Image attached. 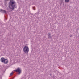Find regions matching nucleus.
<instances>
[{"mask_svg": "<svg viewBox=\"0 0 79 79\" xmlns=\"http://www.w3.org/2000/svg\"><path fill=\"white\" fill-rule=\"evenodd\" d=\"M5 59L3 57H2L1 59V61L2 63H5Z\"/></svg>", "mask_w": 79, "mask_h": 79, "instance_id": "nucleus-4", "label": "nucleus"}, {"mask_svg": "<svg viewBox=\"0 0 79 79\" xmlns=\"http://www.w3.org/2000/svg\"><path fill=\"white\" fill-rule=\"evenodd\" d=\"M5 62H4V64H7L8 63V61L7 59H5Z\"/></svg>", "mask_w": 79, "mask_h": 79, "instance_id": "nucleus-6", "label": "nucleus"}, {"mask_svg": "<svg viewBox=\"0 0 79 79\" xmlns=\"http://www.w3.org/2000/svg\"><path fill=\"white\" fill-rule=\"evenodd\" d=\"M13 72H12L10 74V76H12V75H13Z\"/></svg>", "mask_w": 79, "mask_h": 79, "instance_id": "nucleus-11", "label": "nucleus"}, {"mask_svg": "<svg viewBox=\"0 0 79 79\" xmlns=\"http://www.w3.org/2000/svg\"><path fill=\"white\" fill-rule=\"evenodd\" d=\"M69 0H65V2L66 3H68Z\"/></svg>", "mask_w": 79, "mask_h": 79, "instance_id": "nucleus-8", "label": "nucleus"}, {"mask_svg": "<svg viewBox=\"0 0 79 79\" xmlns=\"http://www.w3.org/2000/svg\"><path fill=\"white\" fill-rule=\"evenodd\" d=\"M60 6H61V4H60Z\"/></svg>", "mask_w": 79, "mask_h": 79, "instance_id": "nucleus-17", "label": "nucleus"}, {"mask_svg": "<svg viewBox=\"0 0 79 79\" xmlns=\"http://www.w3.org/2000/svg\"><path fill=\"white\" fill-rule=\"evenodd\" d=\"M14 71H15L16 72H18V74H20L21 72V70L19 68H17V69L16 70H14Z\"/></svg>", "mask_w": 79, "mask_h": 79, "instance_id": "nucleus-3", "label": "nucleus"}, {"mask_svg": "<svg viewBox=\"0 0 79 79\" xmlns=\"http://www.w3.org/2000/svg\"><path fill=\"white\" fill-rule=\"evenodd\" d=\"M23 51L25 53L27 54L29 52V47L27 46H25L23 48Z\"/></svg>", "mask_w": 79, "mask_h": 79, "instance_id": "nucleus-2", "label": "nucleus"}, {"mask_svg": "<svg viewBox=\"0 0 79 79\" xmlns=\"http://www.w3.org/2000/svg\"><path fill=\"white\" fill-rule=\"evenodd\" d=\"M33 9L34 10H35V7H33Z\"/></svg>", "mask_w": 79, "mask_h": 79, "instance_id": "nucleus-9", "label": "nucleus"}, {"mask_svg": "<svg viewBox=\"0 0 79 79\" xmlns=\"http://www.w3.org/2000/svg\"><path fill=\"white\" fill-rule=\"evenodd\" d=\"M16 6V2L13 0H10L9 2V8L12 10L11 11L14 10L15 7Z\"/></svg>", "mask_w": 79, "mask_h": 79, "instance_id": "nucleus-1", "label": "nucleus"}, {"mask_svg": "<svg viewBox=\"0 0 79 79\" xmlns=\"http://www.w3.org/2000/svg\"><path fill=\"white\" fill-rule=\"evenodd\" d=\"M5 19H7V16H5Z\"/></svg>", "mask_w": 79, "mask_h": 79, "instance_id": "nucleus-12", "label": "nucleus"}, {"mask_svg": "<svg viewBox=\"0 0 79 79\" xmlns=\"http://www.w3.org/2000/svg\"><path fill=\"white\" fill-rule=\"evenodd\" d=\"M60 1L61 3H63V0H60Z\"/></svg>", "mask_w": 79, "mask_h": 79, "instance_id": "nucleus-13", "label": "nucleus"}, {"mask_svg": "<svg viewBox=\"0 0 79 79\" xmlns=\"http://www.w3.org/2000/svg\"><path fill=\"white\" fill-rule=\"evenodd\" d=\"M14 78H15V77H12V78L10 79H14Z\"/></svg>", "mask_w": 79, "mask_h": 79, "instance_id": "nucleus-14", "label": "nucleus"}, {"mask_svg": "<svg viewBox=\"0 0 79 79\" xmlns=\"http://www.w3.org/2000/svg\"><path fill=\"white\" fill-rule=\"evenodd\" d=\"M48 39H52V36H51V34L48 33Z\"/></svg>", "mask_w": 79, "mask_h": 79, "instance_id": "nucleus-5", "label": "nucleus"}, {"mask_svg": "<svg viewBox=\"0 0 79 79\" xmlns=\"http://www.w3.org/2000/svg\"><path fill=\"white\" fill-rule=\"evenodd\" d=\"M0 12H1L2 11V13H6V11H5V10H3L2 9H0Z\"/></svg>", "mask_w": 79, "mask_h": 79, "instance_id": "nucleus-7", "label": "nucleus"}, {"mask_svg": "<svg viewBox=\"0 0 79 79\" xmlns=\"http://www.w3.org/2000/svg\"><path fill=\"white\" fill-rule=\"evenodd\" d=\"M8 0H5L4 1L6 2V1H8Z\"/></svg>", "mask_w": 79, "mask_h": 79, "instance_id": "nucleus-15", "label": "nucleus"}, {"mask_svg": "<svg viewBox=\"0 0 79 79\" xmlns=\"http://www.w3.org/2000/svg\"><path fill=\"white\" fill-rule=\"evenodd\" d=\"M70 37H72V35L70 36Z\"/></svg>", "mask_w": 79, "mask_h": 79, "instance_id": "nucleus-16", "label": "nucleus"}, {"mask_svg": "<svg viewBox=\"0 0 79 79\" xmlns=\"http://www.w3.org/2000/svg\"><path fill=\"white\" fill-rule=\"evenodd\" d=\"M5 5H6L7 4V2L6 1H5Z\"/></svg>", "mask_w": 79, "mask_h": 79, "instance_id": "nucleus-10", "label": "nucleus"}]
</instances>
